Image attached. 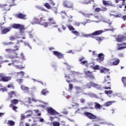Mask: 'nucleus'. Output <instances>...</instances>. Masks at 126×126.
Instances as JSON below:
<instances>
[{
  "instance_id": "obj_1",
  "label": "nucleus",
  "mask_w": 126,
  "mask_h": 126,
  "mask_svg": "<svg viewBox=\"0 0 126 126\" xmlns=\"http://www.w3.org/2000/svg\"><path fill=\"white\" fill-rule=\"evenodd\" d=\"M19 49V47L18 46H16L14 47V49H6V52H8V53H10V54H13V53L16 55L15 56L13 55H10L9 56V59H11L12 60V63H9L8 64V65L10 66L14 65V64H16V63H21V62L19 61V60H13L14 59H18L19 58V56H18V55L17 53H16V51H18Z\"/></svg>"
},
{
  "instance_id": "obj_2",
  "label": "nucleus",
  "mask_w": 126,
  "mask_h": 126,
  "mask_svg": "<svg viewBox=\"0 0 126 126\" xmlns=\"http://www.w3.org/2000/svg\"><path fill=\"white\" fill-rule=\"evenodd\" d=\"M12 28H13L14 29H20V34L22 35H24V30L26 29L24 26L19 24H14L12 26Z\"/></svg>"
},
{
  "instance_id": "obj_3",
  "label": "nucleus",
  "mask_w": 126,
  "mask_h": 126,
  "mask_svg": "<svg viewBox=\"0 0 126 126\" xmlns=\"http://www.w3.org/2000/svg\"><path fill=\"white\" fill-rule=\"evenodd\" d=\"M103 32H104V31L103 30L96 31L92 33L83 34L82 36L85 38H88L89 37H93V36H98V35L102 34Z\"/></svg>"
},
{
  "instance_id": "obj_4",
  "label": "nucleus",
  "mask_w": 126,
  "mask_h": 126,
  "mask_svg": "<svg viewBox=\"0 0 126 126\" xmlns=\"http://www.w3.org/2000/svg\"><path fill=\"white\" fill-rule=\"evenodd\" d=\"M93 69L97 70L100 69V73H108L109 72V69H107L105 67H100L98 65H96L93 67Z\"/></svg>"
},
{
  "instance_id": "obj_5",
  "label": "nucleus",
  "mask_w": 126,
  "mask_h": 126,
  "mask_svg": "<svg viewBox=\"0 0 126 126\" xmlns=\"http://www.w3.org/2000/svg\"><path fill=\"white\" fill-rule=\"evenodd\" d=\"M85 115L86 116V117L89 118V119H90V120H97V121H100L101 120L100 118H98L97 116L94 115L91 113L85 112Z\"/></svg>"
},
{
  "instance_id": "obj_6",
  "label": "nucleus",
  "mask_w": 126,
  "mask_h": 126,
  "mask_svg": "<svg viewBox=\"0 0 126 126\" xmlns=\"http://www.w3.org/2000/svg\"><path fill=\"white\" fill-rule=\"evenodd\" d=\"M11 79V78L10 76H5L4 74H0V81L7 82L9 81Z\"/></svg>"
},
{
  "instance_id": "obj_7",
  "label": "nucleus",
  "mask_w": 126,
  "mask_h": 126,
  "mask_svg": "<svg viewBox=\"0 0 126 126\" xmlns=\"http://www.w3.org/2000/svg\"><path fill=\"white\" fill-rule=\"evenodd\" d=\"M63 5L67 8H73V3L70 1H64L63 2Z\"/></svg>"
},
{
  "instance_id": "obj_8",
  "label": "nucleus",
  "mask_w": 126,
  "mask_h": 126,
  "mask_svg": "<svg viewBox=\"0 0 126 126\" xmlns=\"http://www.w3.org/2000/svg\"><path fill=\"white\" fill-rule=\"evenodd\" d=\"M46 110L48 113H49V114H50V115H52V116H55V115H59V114L52 107H47L46 108Z\"/></svg>"
},
{
  "instance_id": "obj_9",
  "label": "nucleus",
  "mask_w": 126,
  "mask_h": 126,
  "mask_svg": "<svg viewBox=\"0 0 126 126\" xmlns=\"http://www.w3.org/2000/svg\"><path fill=\"white\" fill-rule=\"evenodd\" d=\"M26 113L29 114L27 116H24L23 115H21V119L23 120V119H27V118H30V117H32L33 116V111L29 110L26 112Z\"/></svg>"
},
{
  "instance_id": "obj_10",
  "label": "nucleus",
  "mask_w": 126,
  "mask_h": 126,
  "mask_svg": "<svg viewBox=\"0 0 126 126\" xmlns=\"http://www.w3.org/2000/svg\"><path fill=\"white\" fill-rule=\"evenodd\" d=\"M13 5H15V4H10L9 5L4 4L2 5L0 4V7H1V8H3V9H4V10H9V9H10V6H12Z\"/></svg>"
},
{
  "instance_id": "obj_11",
  "label": "nucleus",
  "mask_w": 126,
  "mask_h": 126,
  "mask_svg": "<svg viewBox=\"0 0 126 126\" xmlns=\"http://www.w3.org/2000/svg\"><path fill=\"white\" fill-rule=\"evenodd\" d=\"M91 86H93V87H95V88H97V89H101V87H100L98 85L94 84L93 82H90L86 86V88H91Z\"/></svg>"
},
{
  "instance_id": "obj_12",
  "label": "nucleus",
  "mask_w": 126,
  "mask_h": 126,
  "mask_svg": "<svg viewBox=\"0 0 126 126\" xmlns=\"http://www.w3.org/2000/svg\"><path fill=\"white\" fill-rule=\"evenodd\" d=\"M53 54L54 56L57 57L58 59H63V55L59 51H53Z\"/></svg>"
},
{
  "instance_id": "obj_13",
  "label": "nucleus",
  "mask_w": 126,
  "mask_h": 126,
  "mask_svg": "<svg viewBox=\"0 0 126 126\" xmlns=\"http://www.w3.org/2000/svg\"><path fill=\"white\" fill-rule=\"evenodd\" d=\"M84 72L85 74L88 77H90V78H91L92 79H94L95 78L94 75L92 74V72L89 71H85Z\"/></svg>"
},
{
  "instance_id": "obj_14",
  "label": "nucleus",
  "mask_w": 126,
  "mask_h": 126,
  "mask_svg": "<svg viewBox=\"0 0 126 126\" xmlns=\"http://www.w3.org/2000/svg\"><path fill=\"white\" fill-rule=\"evenodd\" d=\"M16 16L18 18H20V19H27V16L22 13H19L16 15Z\"/></svg>"
},
{
  "instance_id": "obj_15",
  "label": "nucleus",
  "mask_w": 126,
  "mask_h": 126,
  "mask_svg": "<svg viewBox=\"0 0 126 126\" xmlns=\"http://www.w3.org/2000/svg\"><path fill=\"white\" fill-rule=\"evenodd\" d=\"M126 37L123 35H119L116 38V41H117V42H122V41H124V40H126Z\"/></svg>"
},
{
  "instance_id": "obj_16",
  "label": "nucleus",
  "mask_w": 126,
  "mask_h": 126,
  "mask_svg": "<svg viewBox=\"0 0 126 126\" xmlns=\"http://www.w3.org/2000/svg\"><path fill=\"white\" fill-rule=\"evenodd\" d=\"M10 30H11V28L4 29L1 31V34H6V33L9 32Z\"/></svg>"
},
{
  "instance_id": "obj_17",
  "label": "nucleus",
  "mask_w": 126,
  "mask_h": 126,
  "mask_svg": "<svg viewBox=\"0 0 126 126\" xmlns=\"http://www.w3.org/2000/svg\"><path fill=\"white\" fill-rule=\"evenodd\" d=\"M33 22H32V25H35V24H41V22L38 19L34 18L33 19Z\"/></svg>"
},
{
  "instance_id": "obj_18",
  "label": "nucleus",
  "mask_w": 126,
  "mask_h": 126,
  "mask_svg": "<svg viewBox=\"0 0 126 126\" xmlns=\"http://www.w3.org/2000/svg\"><path fill=\"white\" fill-rule=\"evenodd\" d=\"M48 21H49V25L51 26V25H54V24H56V22L54 21V19L53 18H50L48 19Z\"/></svg>"
},
{
  "instance_id": "obj_19",
  "label": "nucleus",
  "mask_w": 126,
  "mask_h": 126,
  "mask_svg": "<svg viewBox=\"0 0 126 126\" xmlns=\"http://www.w3.org/2000/svg\"><path fill=\"white\" fill-rule=\"evenodd\" d=\"M21 89L26 92V93H27L28 92H29V88L27 87H26L25 86H21Z\"/></svg>"
},
{
  "instance_id": "obj_20",
  "label": "nucleus",
  "mask_w": 126,
  "mask_h": 126,
  "mask_svg": "<svg viewBox=\"0 0 126 126\" xmlns=\"http://www.w3.org/2000/svg\"><path fill=\"white\" fill-rule=\"evenodd\" d=\"M106 10H107V8H102L101 9L100 8H96L95 9L96 12H99V11H106Z\"/></svg>"
},
{
  "instance_id": "obj_21",
  "label": "nucleus",
  "mask_w": 126,
  "mask_h": 126,
  "mask_svg": "<svg viewBox=\"0 0 126 126\" xmlns=\"http://www.w3.org/2000/svg\"><path fill=\"white\" fill-rule=\"evenodd\" d=\"M35 7L37 9H39V10H42V11H47V12H48V11H49L46 10V9H44V8H43L42 6H41L40 5H36Z\"/></svg>"
},
{
  "instance_id": "obj_22",
  "label": "nucleus",
  "mask_w": 126,
  "mask_h": 126,
  "mask_svg": "<svg viewBox=\"0 0 126 126\" xmlns=\"http://www.w3.org/2000/svg\"><path fill=\"white\" fill-rule=\"evenodd\" d=\"M113 103H115V101H108L105 103L104 106H105V107H109V106H111Z\"/></svg>"
},
{
  "instance_id": "obj_23",
  "label": "nucleus",
  "mask_w": 126,
  "mask_h": 126,
  "mask_svg": "<svg viewBox=\"0 0 126 126\" xmlns=\"http://www.w3.org/2000/svg\"><path fill=\"white\" fill-rule=\"evenodd\" d=\"M98 59L100 61H104V54L103 53H100L98 55Z\"/></svg>"
},
{
  "instance_id": "obj_24",
  "label": "nucleus",
  "mask_w": 126,
  "mask_h": 126,
  "mask_svg": "<svg viewBox=\"0 0 126 126\" xmlns=\"http://www.w3.org/2000/svg\"><path fill=\"white\" fill-rule=\"evenodd\" d=\"M8 95L10 98H12V97H14V96H16V94L14 92H11L8 94Z\"/></svg>"
},
{
  "instance_id": "obj_25",
  "label": "nucleus",
  "mask_w": 126,
  "mask_h": 126,
  "mask_svg": "<svg viewBox=\"0 0 126 126\" xmlns=\"http://www.w3.org/2000/svg\"><path fill=\"white\" fill-rule=\"evenodd\" d=\"M102 2L104 5H108V6L112 5V4L111 3H109L108 1L103 0Z\"/></svg>"
},
{
  "instance_id": "obj_26",
  "label": "nucleus",
  "mask_w": 126,
  "mask_h": 126,
  "mask_svg": "<svg viewBox=\"0 0 126 126\" xmlns=\"http://www.w3.org/2000/svg\"><path fill=\"white\" fill-rule=\"evenodd\" d=\"M44 6L46 7L48 9H52V6L48 3H45Z\"/></svg>"
},
{
  "instance_id": "obj_27",
  "label": "nucleus",
  "mask_w": 126,
  "mask_h": 126,
  "mask_svg": "<svg viewBox=\"0 0 126 126\" xmlns=\"http://www.w3.org/2000/svg\"><path fill=\"white\" fill-rule=\"evenodd\" d=\"M7 124L9 125V126H13L14 125H15V123L13 121L9 120L8 121Z\"/></svg>"
},
{
  "instance_id": "obj_28",
  "label": "nucleus",
  "mask_w": 126,
  "mask_h": 126,
  "mask_svg": "<svg viewBox=\"0 0 126 126\" xmlns=\"http://www.w3.org/2000/svg\"><path fill=\"white\" fill-rule=\"evenodd\" d=\"M94 104V107L95 109H100L101 108V105H100L97 102H95Z\"/></svg>"
},
{
  "instance_id": "obj_29",
  "label": "nucleus",
  "mask_w": 126,
  "mask_h": 126,
  "mask_svg": "<svg viewBox=\"0 0 126 126\" xmlns=\"http://www.w3.org/2000/svg\"><path fill=\"white\" fill-rule=\"evenodd\" d=\"M122 81L123 83L124 84V87L126 88V78L122 77Z\"/></svg>"
},
{
  "instance_id": "obj_30",
  "label": "nucleus",
  "mask_w": 126,
  "mask_h": 126,
  "mask_svg": "<svg viewBox=\"0 0 126 126\" xmlns=\"http://www.w3.org/2000/svg\"><path fill=\"white\" fill-rule=\"evenodd\" d=\"M49 94V91L46 90H43L42 91H41V94L42 95H46L47 94Z\"/></svg>"
},
{
  "instance_id": "obj_31",
  "label": "nucleus",
  "mask_w": 126,
  "mask_h": 126,
  "mask_svg": "<svg viewBox=\"0 0 126 126\" xmlns=\"http://www.w3.org/2000/svg\"><path fill=\"white\" fill-rule=\"evenodd\" d=\"M33 111L35 112L36 116H38V117H40V116H41V113H39V112H40L39 110L36 109V110H33Z\"/></svg>"
},
{
  "instance_id": "obj_32",
  "label": "nucleus",
  "mask_w": 126,
  "mask_h": 126,
  "mask_svg": "<svg viewBox=\"0 0 126 126\" xmlns=\"http://www.w3.org/2000/svg\"><path fill=\"white\" fill-rule=\"evenodd\" d=\"M67 27L70 31H74V30H75V29H74V28H73L71 25H68Z\"/></svg>"
},
{
  "instance_id": "obj_33",
  "label": "nucleus",
  "mask_w": 126,
  "mask_h": 126,
  "mask_svg": "<svg viewBox=\"0 0 126 126\" xmlns=\"http://www.w3.org/2000/svg\"><path fill=\"white\" fill-rule=\"evenodd\" d=\"M110 80H111V79L110 78V76L107 75L106 77L105 76L104 82H107V81H109Z\"/></svg>"
},
{
  "instance_id": "obj_34",
  "label": "nucleus",
  "mask_w": 126,
  "mask_h": 126,
  "mask_svg": "<svg viewBox=\"0 0 126 126\" xmlns=\"http://www.w3.org/2000/svg\"><path fill=\"white\" fill-rule=\"evenodd\" d=\"M120 1H123L122 5H125V1H126V0H115V2L116 3H118V2H120Z\"/></svg>"
},
{
  "instance_id": "obj_35",
  "label": "nucleus",
  "mask_w": 126,
  "mask_h": 126,
  "mask_svg": "<svg viewBox=\"0 0 126 126\" xmlns=\"http://www.w3.org/2000/svg\"><path fill=\"white\" fill-rule=\"evenodd\" d=\"M24 74H25V72L23 71H20L17 73V75H20V76H24Z\"/></svg>"
},
{
  "instance_id": "obj_36",
  "label": "nucleus",
  "mask_w": 126,
  "mask_h": 126,
  "mask_svg": "<svg viewBox=\"0 0 126 126\" xmlns=\"http://www.w3.org/2000/svg\"><path fill=\"white\" fill-rule=\"evenodd\" d=\"M120 63V60H117L113 63V65H118Z\"/></svg>"
},
{
  "instance_id": "obj_37",
  "label": "nucleus",
  "mask_w": 126,
  "mask_h": 126,
  "mask_svg": "<svg viewBox=\"0 0 126 126\" xmlns=\"http://www.w3.org/2000/svg\"><path fill=\"white\" fill-rule=\"evenodd\" d=\"M48 23L47 22L42 23V22H41L40 23V25H42L44 27H48Z\"/></svg>"
},
{
  "instance_id": "obj_38",
  "label": "nucleus",
  "mask_w": 126,
  "mask_h": 126,
  "mask_svg": "<svg viewBox=\"0 0 126 126\" xmlns=\"http://www.w3.org/2000/svg\"><path fill=\"white\" fill-rule=\"evenodd\" d=\"M71 33H72V34H74V35H75L76 36H79V32H77V31H72Z\"/></svg>"
},
{
  "instance_id": "obj_39",
  "label": "nucleus",
  "mask_w": 126,
  "mask_h": 126,
  "mask_svg": "<svg viewBox=\"0 0 126 126\" xmlns=\"http://www.w3.org/2000/svg\"><path fill=\"white\" fill-rule=\"evenodd\" d=\"M105 94H107V95H111L113 93L112 91H105Z\"/></svg>"
},
{
  "instance_id": "obj_40",
  "label": "nucleus",
  "mask_w": 126,
  "mask_h": 126,
  "mask_svg": "<svg viewBox=\"0 0 126 126\" xmlns=\"http://www.w3.org/2000/svg\"><path fill=\"white\" fill-rule=\"evenodd\" d=\"M0 91H1L2 92H6V91H7V89H6V87L0 88Z\"/></svg>"
},
{
  "instance_id": "obj_41",
  "label": "nucleus",
  "mask_w": 126,
  "mask_h": 126,
  "mask_svg": "<svg viewBox=\"0 0 126 126\" xmlns=\"http://www.w3.org/2000/svg\"><path fill=\"white\" fill-rule=\"evenodd\" d=\"M53 125L54 126H60V123L58 122H54Z\"/></svg>"
},
{
  "instance_id": "obj_42",
  "label": "nucleus",
  "mask_w": 126,
  "mask_h": 126,
  "mask_svg": "<svg viewBox=\"0 0 126 126\" xmlns=\"http://www.w3.org/2000/svg\"><path fill=\"white\" fill-rule=\"evenodd\" d=\"M95 40H96L97 41H99V42H102V41H103V39H102L101 37H96Z\"/></svg>"
},
{
  "instance_id": "obj_43",
  "label": "nucleus",
  "mask_w": 126,
  "mask_h": 126,
  "mask_svg": "<svg viewBox=\"0 0 126 126\" xmlns=\"http://www.w3.org/2000/svg\"><path fill=\"white\" fill-rule=\"evenodd\" d=\"M16 81H17V82H18V83H19V84H21V83H22L23 81V79H18L16 80Z\"/></svg>"
},
{
  "instance_id": "obj_44",
  "label": "nucleus",
  "mask_w": 126,
  "mask_h": 126,
  "mask_svg": "<svg viewBox=\"0 0 126 126\" xmlns=\"http://www.w3.org/2000/svg\"><path fill=\"white\" fill-rule=\"evenodd\" d=\"M124 49H126V46L121 47H117V50L118 51H121L122 50H124Z\"/></svg>"
},
{
  "instance_id": "obj_45",
  "label": "nucleus",
  "mask_w": 126,
  "mask_h": 126,
  "mask_svg": "<svg viewBox=\"0 0 126 126\" xmlns=\"http://www.w3.org/2000/svg\"><path fill=\"white\" fill-rule=\"evenodd\" d=\"M21 58L22 60V61H25L26 59H25V57L23 55V53L21 54Z\"/></svg>"
},
{
  "instance_id": "obj_46",
  "label": "nucleus",
  "mask_w": 126,
  "mask_h": 126,
  "mask_svg": "<svg viewBox=\"0 0 126 126\" xmlns=\"http://www.w3.org/2000/svg\"><path fill=\"white\" fill-rule=\"evenodd\" d=\"M86 4H88V3H90V2H94V0H86Z\"/></svg>"
},
{
  "instance_id": "obj_47",
  "label": "nucleus",
  "mask_w": 126,
  "mask_h": 126,
  "mask_svg": "<svg viewBox=\"0 0 126 126\" xmlns=\"http://www.w3.org/2000/svg\"><path fill=\"white\" fill-rule=\"evenodd\" d=\"M11 103H13V104H18V100L17 99H14L13 100H11Z\"/></svg>"
},
{
  "instance_id": "obj_48",
  "label": "nucleus",
  "mask_w": 126,
  "mask_h": 126,
  "mask_svg": "<svg viewBox=\"0 0 126 126\" xmlns=\"http://www.w3.org/2000/svg\"><path fill=\"white\" fill-rule=\"evenodd\" d=\"M65 79H66V82H68V83H69V82H70V80H67V79H69V76H66V75H65Z\"/></svg>"
},
{
  "instance_id": "obj_49",
  "label": "nucleus",
  "mask_w": 126,
  "mask_h": 126,
  "mask_svg": "<svg viewBox=\"0 0 126 126\" xmlns=\"http://www.w3.org/2000/svg\"><path fill=\"white\" fill-rule=\"evenodd\" d=\"M32 80H33V81L35 82V81H37V82H39V83H41L42 85H44V86H46V84H44L43 82H41V81H37L34 79H32Z\"/></svg>"
},
{
  "instance_id": "obj_50",
  "label": "nucleus",
  "mask_w": 126,
  "mask_h": 126,
  "mask_svg": "<svg viewBox=\"0 0 126 126\" xmlns=\"http://www.w3.org/2000/svg\"><path fill=\"white\" fill-rule=\"evenodd\" d=\"M73 88V85L71 84H70L69 85V90H72Z\"/></svg>"
},
{
  "instance_id": "obj_51",
  "label": "nucleus",
  "mask_w": 126,
  "mask_h": 126,
  "mask_svg": "<svg viewBox=\"0 0 126 126\" xmlns=\"http://www.w3.org/2000/svg\"><path fill=\"white\" fill-rule=\"evenodd\" d=\"M80 63L87 65V61H81Z\"/></svg>"
},
{
  "instance_id": "obj_52",
  "label": "nucleus",
  "mask_w": 126,
  "mask_h": 126,
  "mask_svg": "<svg viewBox=\"0 0 126 126\" xmlns=\"http://www.w3.org/2000/svg\"><path fill=\"white\" fill-rule=\"evenodd\" d=\"M50 4H51V5H53V6L56 5V3H55V2H54V1L52 0H50Z\"/></svg>"
},
{
  "instance_id": "obj_53",
  "label": "nucleus",
  "mask_w": 126,
  "mask_h": 126,
  "mask_svg": "<svg viewBox=\"0 0 126 126\" xmlns=\"http://www.w3.org/2000/svg\"><path fill=\"white\" fill-rule=\"evenodd\" d=\"M14 66L16 68H17L18 69H19L21 68V67L19 65H15V64H14Z\"/></svg>"
},
{
  "instance_id": "obj_54",
  "label": "nucleus",
  "mask_w": 126,
  "mask_h": 126,
  "mask_svg": "<svg viewBox=\"0 0 126 126\" xmlns=\"http://www.w3.org/2000/svg\"><path fill=\"white\" fill-rule=\"evenodd\" d=\"M94 17H95V18H97V19H99V20H101V19H102V17L101 16H95Z\"/></svg>"
},
{
  "instance_id": "obj_55",
  "label": "nucleus",
  "mask_w": 126,
  "mask_h": 126,
  "mask_svg": "<svg viewBox=\"0 0 126 126\" xmlns=\"http://www.w3.org/2000/svg\"><path fill=\"white\" fill-rule=\"evenodd\" d=\"M90 15H92V14H85V16L86 17H90Z\"/></svg>"
},
{
  "instance_id": "obj_56",
  "label": "nucleus",
  "mask_w": 126,
  "mask_h": 126,
  "mask_svg": "<svg viewBox=\"0 0 126 126\" xmlns=\"http://www.w3.org/2000/svg\"><path fill=\"white\" fill-rule=\"evenodd\" d=\"M10 41H13V40H15V37L14 36L10 37Z\"/></svg>"
},
{
  "instance_id": "obj_57",
  "label": "nucleus",
  "mask_w": 126,
  "mask_h": 126,
  "mask_svg": "<svg viewBox=\"0 0 126 126\" xmlns=\"http://www.w3.org/2000/svg\"><path fill=\"white\" fill-rule=\"evenodd\" d=\"M90 23V21L87 20V22H86V23H82V24H83V25L85 26V25H86V23Z\"/></svg>"
},
{
  "instance_id": "obj_58",
  "label": "nucleus",
  "mask_w": 126,
  "mask_h": 126,
  "mask_svg": "<svg viewBox=\"0 0 126 126\" xmlns=\"http://www.w3.org/2000/svg\"><path fill=\"white\" fill-rule=\"evenodd\" d=\"M7 87H8V88H14L13 85H11V84L8 85L7 86Z\"/></svg>"
},
{
  "instance_id": "obj_59",
  "label": "nucleus",
  "mask_w": 126,
  "mask_h": 126,
  "mask_svg": "<svg viewBox=\"0 0 126 126\" xmlns=\"http://www.w3.org/2000/svg\"><path fill=\"white\" fill-rule=\"evenodd\" d=\"M99 124L100 125H107L108 124V123L106 122H100Z\"/></svg>"
},
{
  "instance_id": "obj_60",
  "label": "nucleus",
  "mask_w": 126,
  "mask_h": 126,
  "mask_svg": "<svg viewBox=\"0 0 126 126\" xmlns=\"http://www.w3.org/2000/svg\"><path fill=\"white\" fill-rule=\"evenodd\" d=\"M24 44L25 45V46H28L30 48V49H32L31 46H30V45H29V44L26 42H24Z\"/></svg>"
},
{
  "instance_id": "obj_61",
  "label": "nucleus",
  "mask_w": 126,
  "mask_h": 126,
  "mask_svg": "<svg viewBox=\"0 0 126 126\" xmlns=\"http://www.w3.org/2000/svg\"><path fill=\"white\" fill-rule=\"evenodd\" d=\"M32 101L33 102H38V100L35 98V97H33L32 98Z\"/></svg>"
},
{
  "instance_id": "obj_62",
  "label": "nucleus",
  "mask_w": 126,
  "mask_h": 126,
  "mask_svg": "<svg viewBox=\"0 0 126 126\" xmlns=\"http://www.w3.org/2000/svg\"><path fill=\"white\" fill-rule=\"evenodd\" d=\"M44 121V119L39 118V122L40 123H43Z\"/></svg>"
},
{
  "instance_id": "obj_63",
  "label": "nucleus",
  "mask_w": 126,
  "mask_h": 126,
  "mask_svg": "<svg viewBox=\"0 0 126 126\" xmlns=\"http://www.w3.org/2000/svg\"><path fill=\"white\" fill-rule=\"evenodd\" d=\"M83 60H85V58H84V57H81V58H80L79 61L81 62H82V61H83Z\"/></svg>"
},
{
  "instance_id": "obj_64",
  "label": "nucleus",
  "mask_w": 126,
  "mask_h": 126,
  "mask_svg": "<svg viewBox=\"0 0 126 126\" xmlns=\"http://www.w3.org/2000/svg\"><path fill=\"white\" fill-rule=\"evenodd\" d=\"M123 20L126 21V15H125L123 17Z\"/></svg>"
}]
</instances>
